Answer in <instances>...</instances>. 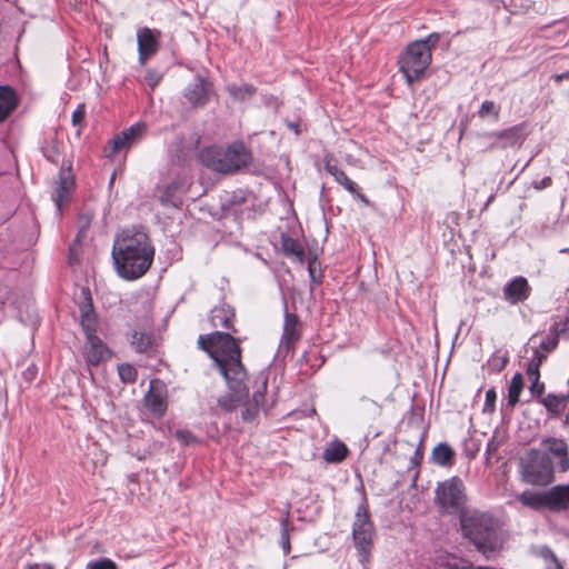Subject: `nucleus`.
Segmentation results:
<instances>
[{
	"mask_svg": "<svg viewBox=\"0 0 569 569\" xmlns=\"http://www.w3.org/2000/svg\"><path fill=\"white\" fill-rule=\"evenodd\" d=\"M233 320L234 311L229 305L216 306L210 311L209 322L211 327L221 331L216 330L208 335H200L198 338L199 348L213 360L231 391L218 401L226 410L234 409L249 393L246 385L247 372L241 362L240 340L228 332L229 330L236 332Z\"/></svg>",
	"mask_w": 569,
	"mask_h": 569,
	"instance_id": "obj_1",
	"label": "nucleus"
},
{
	"mask_svg": "<svg viewBox=\"0 0 569 569\" xmlns=\"http://www.w3.org/2000/svg\"><path fill=\"white\" fill-rule=\"evenodd\" d=\"M154 249L142 230L126 229L116 239L112 258L118 274L127 280L142 277L151 267Z\"/></svg>",
	"mask_w": 569,
	"mask_h": 569,
	"instance_id": "obj_2",
	"label": "nucleus"
},
{
	"mask_svg": "<svg viewBox=\"0 0 569 569\" xmlns=\"http://www.w3.org/2000/svg\"><path fill=\"white\" fill-rule=\"evenodd\" d=\"M459 523L462 537L487 558L495 556L502 548V525L491 512L476 508L467 509L461 511Z\"/></svg>",
	"mask_w": 569,
	"mask_h": 569,
	"instance_id": "obj_3",
	"label": "nucleus"
},
{
	"mask_svg": "<svg viewBox=\"0 0 569 569\" xmlns=\"http://www.w3.org/2000/svg\"><path fill=\"white\" fill-rule=\"evenodd\" d=\"M439 39V33H430L425 39L409 43L406 50L400 54L398 60L399 69L409 84L420 79L430 66L432 60L431 52Z\"/></svg>",
	"mask_w": 569,
	"mask_h": 569,
	"instance_id": "obj_4",
	"label": "nucleus"
},
{
	"mask_svg": "<svg viewBox=\"0 0 569 569\" xmlns=\"http://www.w3.org/2000/svg\"><path fill=\"white\" fill-rule=\"evenodd\" d=\"M199 158L203 166L219 173L237 172L251 162V153L241 142L227 148H204L200 151Z\"/></svg>",
	"mask_w": 569,
	"mask_h": 569,
	"instance_id": "obj_5",
	"label": "nucleus"
},
{
	"mask_svg": "<svg viewBox=\"0 0 569 569\" xmlns=\"http://www.w3.org/2000/svg\"><path fill=\"white\" fill-rule=\"evenodd\" d=\"M436 503L440 512L447 515H458L467 510L465 508L467 496L465 492V485L458 477H452L438 483L436 488Z\"/></svg>",
	"mask_w": 569,
	"mask_h": 569,
	"instance_id": "obj_6",
	"label": "nucleus"
},
{
	"mask_svg": "<svg viewBox=\"0 0 569 569\" xmlns=\"http://www.w3.org/2000/svg\"><path fill=\"white\" fill-rule=\"evenodd\" d=\"M522 480L532 486H546L553 480L550 458L536 449L527 452L521 460Z\"/></svg>",
	"mask_w": 569,
	"mask_h": 569,
	"instance_id": "obj_7",
	"label": "nucleus"
},
{
	"mask_svg": "<svg viewBox=\"0 0 569 569\" xmlns=\"http://www.w3.org/2000/svg\"><path fill=\"white\" fill-rule=\"evenodd\" d=\"M352 536L356 548L362 556H368L372 545L373 525L366 506H359L353 522Z\"/></svg>",
	"mask_w": 569,
	"mask_h": 569,
	"instance_id": "obj_8",
	"label": "nucleus"
},
{
	"mask_svg": "<svg viewBox=\"0 0 569 569\" xmlns=\"http://www.w3.org/2000/svg\"><path fill=\"white\" fill-rule=\"evenodd\" d=\"M482 138L489 140L486 150L507 149L520 147L526 136L522 132V126H513L500 131L486 132Z\"/></svg>",
	"mask_w": 569,
	"mask_h": 569,
	"instance_id": "obj_9",
	"label": "nucleus"
},
{
	"mask_svg": "<svg viewBox=\"0 0 569 569\" xmlns=\"http://www.w3.org/2000/svg\"><path fill=\"white\" fill-rule=\"evenodd\" d=\"M74 187V177L71 171V168H61L59 172V178L54 182L52 199L58 208L61 210V207L69 200L70 193Z\"/></svg>",
	"mask_w": 569,
	"mask_h": 569,
	"instance_id": "obj_10",
	"label": "nucleus"
},
{
	"mask_svg": "<svg viewBox=\"0 0 569 569\" xmlns=\"http://www.w3.org/2000/svg\"><path fill=\"white\" fill-rule=\"evenodd\" d=\"M502 293L506 301L510 305H517L526 301L530 297L531 287L525 277L519 276L503 287Z\"/></svg>",
	"mask_w": 569,
	"mask_h": 569,
	"instance_id": "obj_11",
	"label": "nucleus"
},
{
	"mask_svg": "<svg viewBox=\"0 0 569 569\" xmlns=\"http://www.w3.org/2000/svg\"><path fill=\"white\" fill-rule=\"evenodd\" d=\"M146 127L143 123H134L130 128L123 130L111 140V153L112 157L116 152L124 148H129L136 143L144 133Z\"/></svg>",
	"mask_w": 569,
	"mask_h": 569,
	"instance_id": "obj_12",
	"label": "nucleus"
},
{
	"mask_svg": "<svg viewBox=\"0 0 569 569\" xmlns=\"http://www.w3.org/2000/svg\"><path fill=\"white\" fill-rule=\"evenodd\" d=\"M211 86L203 78L197 77L188 84L184 97L193 107H203L209 101Z\"/></svg>",
	"mask_w": 569,
	"mask_h": 569,
	"instance_id": "obj_13",
	"label": "nucleus"
},
{
	"mask_svg": "<svg viewBox=\"0 0 569 569\" xmlns=\"http://www.w3.org/2000/svg\"><path fill=\"white\" fill-rule=\"evenodd\" d=\"M138 51L139 61L144 64L147 60L152 57L159 49V41L157 36L149 28H142L138 31Z\"/></svg>",
	"mask_w": 569,
	"mask_h": 569,
	"instance_id": "obj_14",
	"label": "nucleus"
},
{
	"mask_svg": "<svg viewBox=\"0 0 569 569\" xmlns=\"http://www.w3.org/2000/svg\"><path fill=\"white\" fill-rule=\"evenodd\" d=\"M301 337V323L295 313L286 312L280 346L290 349Z\"/></svg>",
	"mask_w": 569,
	"mask_h": 569,
	"instance_id": "obj_15",
	"label": "nucleus"
},
{
	"mask_svg": "<svg viewBox=\"0 0 569 569\" xmlns=\"http://www.w3.org/2000/svg\"><path fill=\"white\" fill-rule=\"evenodd\" d=\"M110 356V350L99 337L92 336L87 338L86 359L90 366H99L107 361Z\"/></svg>",
	"mask_w": 569,
	"mask_h": 569,
	"instance_id": "obj_16",
	"label": "nucleus"
},
{
	"mask_svg": "<svg viewBox=\"0 0 569 569\" xmlns=\"http://www.w3.org/2000/svg\"><path fill=\"white\" fill-rule=\"evenodd\" d=\"M541 445L547 452L559 458L561 471H567L569 469L568 445L563 439L549 437L543 439Z\"/></svg>",
	"mask_w": 569,
	"mask_h": 569,
	"instance_id": "obj_17",
	"label": "nucleus"
},
{
	"mask_svg": "<svg viewBox=\"0 0 569 569\" xmlns=\"http://www.w3.org/2000/svg\"><path fill=\"white\" fill-rule=\"evenodd\" d=\"M546 508L559 511L569 506V485L555 486L545 491Z\"/></svg>",
	"mask_w": 569,
	"mask_h": 569,
	"instance_id": "obj_18",
	"label": "nucleus"
},
{
	"mask_svg": "<svg viewBox=\"0 0 569 569\" xmlns=\"http://www.w3.org/2000/svg\"><path fill=\"white\" fill-rule=\"evenodd\" d=\"M186 191V182L183 180H174L169 184L158 188L159 201L163 206L177 207L180 202L179 193Z\"/></svg>",
	"mask_w": 569,
	"mask_h": 569,
	"instance_id": "obj_19",
	"label": "nucleus"
},
{
	"mask_svg": "<svg viewBox=\"0 0 569 569\" xmlns=\"http://www.w3.org/2000/svg\"><path fill=\"white\" fill-rule=\"evenodd\" d=\"M539 402L546 408L550 418H559L569 402V395L548 393Z\"/></svg>",
	"mask_w": 569,
	"mask_h": 569,
	"instance_id": "obj_20",
	"label": "nucleus"
},
{
	"mask_svg": "<svg viewBox=\"0 0 569 569\" xmlns=\"http://www.w3.org/2000/svg\"><path fill=\"white\" fill-rule=\"evenodd\" d=\"M325 169L328 173H330L335 180L341 184L348 192L355 193L357 192V184L353 182L343 170H341L332 156L327 154L325 157Z\"/></svg>",
	"mask_w": 569,
	"mask_h": 569,
	"instance_id": "obj_21",
	"label": "nucleus"
},
{
	"mask_svg": "<svg viewBox=\"0 0 569 569\" xmlns=\"http://www.w3.org/2000/svg\"><path fill=\"white\" fill-rule=\"evenodd\" d=\"M144 405L153 415L162 416L167 410L166 395L162 390L153 388L151 385L150 390L144 397Z\"/></svg>",
	"mask_w": 569,
	"mask_h": 569,
	"instance_id": "obj_22",
	"label": "nucleus"
},
{
	"mask_svg": "<svg viewBox=\"0 0 569 569\" xmlns=\"http://www.w3.org/2000/svg\"><path fill=\"white\" fill-rule=\"evenodd\" d=\"M566 330H569V317H567L562 325L553 323L550 329L547 337L540 342L539 349L547 352L548 355L552 352L559 342V333L563 332Z\"/></svg>",
	"mask_w": 569,
	"mask_h": 569,
	"instance_id": "obj_23",
	"label": "nucleus"
},
{
	"mask_svg": "<svg viewBox=\"0 0 569 569\" xmlns=\"http://www.w3.org/2000/svg\"><path fill=\"white\" fill-rule=\"evenodd\" d=\"M17 103L16 92L10 87H0V122L9 117Z\"/></svg>",
	"mask_w": 569,
	"mask_h": 569,
	"instance_id": "obj_24",
	"label": "nucleus"
},
{
	"mask_svg": "<svg viewBox=\"0 0 569 569\" xmlns=\"http://www.w3.org/2000/svg\"><path fill=\"white\" fill-rule=\"evenodd\" d=\"M347 455L348 448L341 441H332L323 450V459L328 463H339L346 459Z\"/></svg>",
	"mask_w": 569,
	"mask_h": 569,
	"instance_id": "obj_25",
	"label": "nucleus"
},
{
	"mask_svg": "<svg viewBox=\"0 0 569 569\" xmlns=\"http://www.w3.org/2000/svg\"><path fill=\"white\" fill-rule=\"evenodd\" d=\"M257 380L260 382L262 390L259 389L253 393L254 408L253 409L247 408L242 412V417L244 420H252L258 411V408L264 401V391L267 389L268 377L264 373H259V376L257 377Z\"/></svg>",
	"mask_w": 569,
	"mask_h": 569,
	"instance_id": "obj_26",
	"label": "nucleus"
},
{
	"mask_svg": "<svg viewBox=\"0 0 569 569\" xmlns=\"http://www.w3.org/2000/svg\"><path fill=\"white\" fill-rule=\"evenodd\" d=\"M517 499L523 506L529 507L533 510H540L542 508H546L545 491L535 492L530 490H525L523 492L517 496Z\"/></svg>",
	"mask_w": 569,
	"mask_h": 569,
	"instance_id": "obj_27",
	"label": "nucleus"
},
{
	"mask_svg": "<svg viewBox=\"0 0 569 569\" xmlns=\"http://www.w3.org/2000/svg\"><path fill=\"white\" fill-rule=\"evenodd\" d=\"M96 316L91 302L81 308V327L87 338L96 336Z\"/></svg>",
	"mask_w": 569,
	"mask_h": 569,
	"instance_id": "obj_28",
	"label": "nucleus"
},
{
	"mask_svg": "<svg viewBox=\"0 0 569 569\" xmlns=\"http://www.w3.org/2000/svg\"><path fill=\"white\" fill-rule=\"evenodd\" d=\"M282 251L288 257H293L297 261L302 262L305 259V251L299 241L290 238L282 237L281 239Z\"/></svg>",
	"mask_w": 569,
	"mask_h": 569,
	"instance_id": "obj_29",
	"label": "nucleus"
},
{
	"mask_svg": "<svg viewBox=\"0 0 569 569\" xmlns=\"http://www.w3.org/2000/svg\"><path fill=\"white\" fill-rule=\"evenodd\" d=\"M523 389V378L520 372H516L508 388V405L515 407L519 402L521 391Z\"/></svg>",
	"mask_w": 569,
	"mask_h": 569,
	"instance_id": "obj_30",
	"label": "nucleus"
},
{
	"mask_svg": "<svg viewBox=\"0 0 569 569\" xmlns=\"http://www.w3.org/2000/svg\"><path fill=\"white\" fill-rule=\"evenodd\" d=\"M228 93L237 101H246L256 93V88L248 83L229 84L227 87Z\"/></svg>",
	"mask_w": 569,
	"mask_h": 569,
	"instance_id": "obj_31",
	"label": "nucleus"
},
{
	"mask_svg": "<svg viewBox=\"0 0 569 569\" xmlns=\"http://www.w3.org/2000/svg\"><path fill=\"white\" fill-rule=\"evenodd\" d=\"M453 456V450L447 443L438 445L432 451V458L439 466L450 465Z\"/></svg>",
	"mask_w": 569,
	"mask_h": 569,
	"instance_id": "obj_32",
	"label": "nucleus"
},
{
	"mask_svg": "<svg viewBox=\"0 0 569 569\" xmlns=\"http://www.w3.org/2000/svg\"><path fill=\"white\" fill-rule=\"evenodd\" d=\"M526 373L530 381L529 390L531 395L540 400L545 393V383L540 381V371L526 370Z\"/></svg>",
	"mask_w": 569,
	"mask_h": 569,
	"instance_id": "obj_33",
	"label": "nucleus"
},
{
	"mask_svg": "<svg viewBox=\"0 0 569 569\" xmlns=\"http://www.w3.org/2000/svg\"><path fill=\"white\" fill-rule=\"evenodd\" d=\"M131 345L138 352H146L151 348L152 337L146 332L134 331L132 333Z\"/></svg>",
	"mask_w": 569,
	"mask_h": 569,
	"instance_id": "obj_34",
	"label": "nucleus"
},
{
	"mask_svg": "<svg viewBox=\"0 0 569 569\" xmlns=\"http://www.w3.org/2000/svg\"><path fill=\"white\" fill-rule=\"evenodd\" d=\"M478 116L481 119H487V118L491 117L495 121H498L499 117H500V107L497 106L491 100H486L480 106V108L478 110Z\"/></svg>",
	"mask_w": 569,
	"mask_h": 569,
	"instance_id": "obj_35",
	"label": "nucleus"
},
{
	"mask_svg": "<svg viewBox=\"0 0 569 569\" xmlns=\"http://www.w3.org/2000/svg\"><path fill=\"white\" fill-rule=\"evenodd\" d=\"M547 352L540 350L539 348H535L532 352V358L527 366V370L540 371V367L547 360Z\"/></svg>",
	"mask_w": 569,
	"mask_h": 569,
	"instance_id": "obj_36",
	"label": "nucleus"
},
{
	"mask_svg": "<svg viewBox=\"0 0 569 569\" xmlns=\"http://www.w3.org/2000/svg\"><path fill=\"white\" fill-rule=\"evenodd\" d=\"M120 379L126 383H132L137 379V370L132 365L122 363L118 367Z\"/></svg>",
	"mask_w": 569,
	"mask_h": 569,
	"instance_id": "obj_37",
	"label": "nucleus"
},
{
	"mask_svg": "<svg viewBox=\"0 0 569 569\" xmlns=\"http://www.w3.org/2000/svg\"><path fill=\"white\" fill-rule=\"evenodd\" d=\"M281 547L283 549L284 555L290 552V538H289V517L287 516L281 520Z\"/></svg>",
	"mask_w": 569,
	"mask_h": 569,
	"instance_id": "obj_38",
	"label": "nucleus"
},
{
	"mask_svg": "<svg viewBox=\"0 0 569 569\" xmlns=\"http://www.w3.org/2000/svg\"><path fill=\"white\" fill-rule=\"evenodd\" d=\"M87 569H118L116 562L109 558H102L96 561H90L86 566Z\"/></svg>",
	"mask_w": 569,
	"mask_h": 569,
	"instance_id": "obj_39",
	"label": "nucleus"
},
{
	"mask_svg": "<svg viewBox=\"0 0 569 569\" xmlns=\"http://www.w3.org/2000/svg\"><path fill=\"white\" fill-rule=\"evenodd\" d=\"M536 555L540 558H542L545 561L550 562L551 566H555L558 562L557 557L552 552V550L547 546H541L536 548L535 550Z\"/></svg>",
	"mask_w": 569,
	"mask_h": 569,
	"instance_id": "obj_40",
	"label": "nucleus"
},
{
	"mask_svg": "<svg viewBox=\"0 0 569 569\" xmlns=\"http://www.w3.org/2000/svg\"><path fill=\"white\" fill-rule=\"evenodd\" d=\"M496 401H497L496 390L493 388L487 390L485 406H483V412H488V413L493 412L496 409Z\"/></svg>",
	"mask_w": 569,
	"mask_h": 569,
	"instance_id": "obj_41",
	"label": "nucleus"
},
{
	"mask_svg": "<svg viewBox=\"0 0 569 569\" xmlns=\"http://www.w3.org/2000/svg\"><path fill=\"white\" fill-rule=\"evenodd\" d=\"M86 118V106L83 103L79 104L77 109L72 112L71 121L76 127L81 128Z\"/></svg>",
	"mask_w": 569,
	"mask_h": 569,
	"instance_id": "obj_42",
	"label": "nucleus"
},
{
	"mask_svg": "<svg viewBox=\"0 0 569 569\" xmlns=\"http://www.w3.org/2000/svg\"><path fill=\"white\" fill-rule=\"evenodd\" d=\"M367 406V410L371 417H378L381 413V407L373 400L362 397L360 399Z\"/></svg>",
	"mask_w": 569,
	"mask_h": 569,
	"instance_id": "obj_43",
	"label": "nucleus"
},
{
	"mask_svg": "<svg viewBox=\"0 0 569 569\" xmlns=\"http://www.w3.org/2000/svg\"><path fill=\"white\" fill-rule=\"evenodd\" d=\"M162 79V73L157 70H148L146 73V80L148 84L153 89Z\"/></svg>",
	"mask_w": 569,
	"mask_h": 569,
	"instance_id": "obj_44",
	"label": "nucleus"
},
{
	"mask_svg": "<svg viewBox=\"0 0 569 569\" xmlns=\"http://www.w3.org/2000/svg\"><path fill=\"white\" fill-rule=\"evenodd\" d=\"M174 437L183 445H188L194 440L192 433L188 430H177Z\"/></svg>",
	"mask_w": 569,
	"mask_h": 569,
	"instance_id": "obj_45",
	"label": "nucleus"
},
{
	"mask_svg": "<svg viewBox=\"0 0 569 569\" xmlns=\"http://www.w3.org/2000/svg\"><path fill=\"white\" fill-rule=\"evenodd\" d=\"M551 184V178L550 177H545L543 179H541L540 181H535L532 183V187L536 189V190H542L547 187H549Z\"/></svg>",
	"mask_w": 569,
	"mask_h": 569,
	"instance_id": "obj_46",
	"label": "nucleus"
},
{
	"mask_svg": "<svg viewBox=\"0 0 569 569\" xmlns=\"http://www.w3.org/2000/svg\"><path fill=\"white\" fill-rule=\"evenodd\" d=\"M553 79L557 83L561 82L562 80L565 79H568L569 80V71H566V72H562V73H558V74H555L553 76Z\"/></svg>",
	"mask_w": 569,
	"mask_h": 569,
	"instance_id": "obj_47",
	"label": "nucleus"
},
{
	"mask_svg": "<svg viewBox=\"0 0 569 569\" xmlns=\"http://www.w3.org/2000/svg\"><path fill=\"white\" fill-rule=\"evenodd\" d=\"M421 459H422V452H421V451H420V449L418 448V449L416 450V452H415L413 457H412V462H413L415 465H419V463H420V461H421Z\"/></svg>",
	"mask_w": 569,
	"mask_h": 569,
	"instance_id": "obj_48",
	"label": "nucleus"
},
{
	"mask_svg": "<svg viewBox=\"0 0 569 569\" xmlns=\"http://www.w3.org/2000/svg\"><path fill=\"white\" fill-rule=\"evenodd\" d=\"M353 196H356L360 201H362L363 203L368 204L369 203V200L367 199V197L361 193L359 191V188L357 187V192L352 193Z\"/></svg>",
	"mask_w": 569,
	"mask_h": 569,
	"instance_id": "obj_49",
	"label": "nucleus"
},
{
	"mask_svg": "<svg viewBox=\"0 0 569 569\" xmlns=\"http://www.w3.org/2000/svg\"><path fill=\"white\" fill-rule=\"evenodd\" d=\"M353 196H356L360 201H362L363 203L368 204L369 203V200L367 199V197L361 193L359 191V188L357 187V192L352 193Z\"/></svg>",
	"mask_w": 569,
	"mask_h": 569,
	"instance_id": "obj_50",
	"label": "nucleus"
},
{
	"mask_svg": "<svg viewBox=\"0 0 569 569\" xmlns=\"http://www.w3.org/2000/svg\"><path fill=\"white\" fill-rule=\"evenodd\" d=\"M441 569H462V567H459L456 561L453 562H447Z\"/></svg>",
	"mask_w": 569,
	"mask_h": 569,
	"instance_id": "obj_51",
	"label": "nucleus"
},
{
	"mask_svg": "<svg viewBox=\"0 0 569 569\" xmlns=\"http://www.w3.org/2000/svg\"><path fill=\"white\" fill-rule=\"evenodd\" d=\"M288 127L296 132V134L299 133V124L295 122L288 123Z\"/></svg>",
	"mask_w": 569,
	"mask_h": 569,
	"instance_id": "obj_52",
	"label": "nucleus"
},
{
	"mask_svg": "<svg viewBox=\"0 0 569 569\" xmlns=\"http://www.w3.org/2000/svg\"><path fill=\"white\" fill-rule=\"evenodd\" d=\"M548 569H563L560 563L549 567Z\"/></svg>",
	"mask_w": 569,
	"mask_h": 569,
	"instance_id": "obj_53",
	"label": "nucleus"
},
{
	"mask_svg": "<svg viewBox=\"0 0 569 569\" xmlns=\"http://www.w3.org/2000/svg\"><path fill=\"white\" fill-rule=\"evenodd\" d=\"M506 363H507V359L505 358V359L502 360L501 366L499 367V370H501V369L506 366Z\"/></svg>",
	"mask_w": 569,
	"mask_h": 569,
	"instance_id": "obj_54",
	"label": "nucleus"
}]
</instances>
